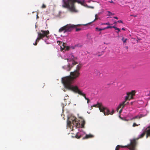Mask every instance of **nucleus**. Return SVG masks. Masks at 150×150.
Listing matches in <instances>:
<instances>
[{
	"mask_svg": "<svg viewBox=\"0 0 150 150\" xmlns=\"http://www.w3.org/2000/svg\"><path fill=\"white\" fill-rule=\"evenodd\" d=\"M146 133V138L149 136L150 137V127H148L137 138H134L130 140V143L129 144L125 146H121L122 148H127L129 150H136V146L137 144V140L140 138H142Z\"/></svg>",
	"mask_w": 150,
	"mask_h": 150,
	"instance_id": "nucleus-1",
	"label": "nucleus"
},
{
	"mask_svg": "<svg viewBox=\"0 0 150 150\" xmlns=\"http://www.w3.org/2000/svg\"><path fill=\"white\" fill-rule=\"evenodd\" d=\"M77 2L79 4L83 5V3L79 0H62V7L68 8L72 12L76 13L78 11L75 7L74 3Z\"/></svg>",
	"mask_w": 150,
	"mask_h": 150,
	"instance_id": "nucleus-2",
	"label": "nucleus"
},
{
	"mask_svg": "<svg viewBox=\"0 0 150 150\" xmlns=\"http://www.w3.org/2000/svg\"><path fill=\"white\" fill-rule=\"evenodd\" d=\"M85 122L84 120L82 119V120L80 122V121L75 117H71L68 120L67 124L68 126L71 127L72 124L76 128H84Z\"/></svg>",
	"mask_w": 150,
	"mask_h": 150,
	"instance_id": "nucleus-3",
	"label": "nucleus"
},
{
	"mask_svg": "<svg viewBox=\"0 0 150 150\" xmlns=\"http://www.w3.org/2000/svg\"><path fill=\"white\" fill-rule=\"evenodd\" d=\"M80 73L79 71L74 70L70 73V75L62 78V82H71L74 83L75 79L79 77Z\"/></svg>",
	"mask_w": 150,
	"mask_h": 150,
	"instance_id": "nucleus-4",
	"label": "nucleus"
},
{
	"mask_svg": "<svg viewBox=\"0 0 150 150\" xmlns=\"http://www.w3.org/2000/svg\"><path fill=\"white\" fill-rule=\"evenodd\" d=\"M62 83L66 88L71 90L76 93H78L80 95H83V93H82L77 86H74L72 85V84L74 83L71 82H62Z\"/></svg>",
	"mask_w": 150,
	"mask_h": 150,
	"instance_id": "nucleus-5",
	"label": "nucleus"
},
{
	"mask_svg": "<svg viewBox=\"0 0 150 150\" xmlns=\"http://www.w3.org/2000/svg\"><path fill=\"white\" fill-rule=\"evenodd\" d=\"M77 26V25L71 24H67L61 28L59 30L60 33L63 32L64 33L71 31L73 30Z\"/></svg>",
	"mask_w": 150,
	"mask_h": 150,
	"instance_id": "nucleus-6",
	"label": "nucleus"
},
{
	"mask_svg": "<svg viewBox=\"0 0 150 150\" xmlns=\"http://www.w3.org/2000/svg\"><path fill=\"white\" fill-rule=\"evenodd\" d=\"M135 92L134 91H132L131 92H127V96L125 97V100L119 104L118 108H119L121 107H122V108L124 107L125 105L128 103V102H127V100L132 99L133 96L135 95Z\"/></svg>",
	"mask_w": 150,
	"mask_h": 150,
	"instance_id": "nucleus-7",
	"label": "nucleus"
},
{
	"mask_svg": "<svg viewBox=\"0 0 150 150\" xmlns=\"http://www.w3.org/2000/svg\"><path fill=\"white\" fill-rule=\"evenodd\" d=\"M41 32L42 33H38V37L36 39V41H39L41 39H42L43 38L45 37H46L47 38H49V36L48 35L50 33L49 30H41Z\"/></svg>",
	"mask_w": 150,
	"mask_h": 150,
	"instance_id": "nucleus-8",
	"label": "nucleus"
},
{
	"mask_svg": "<svg viewBox=\"0 0 150 150\" xmlns=\"http://www.w3.org/2000/svg\"><path fill=\"white\" fill-rule=\"evenodd\" d=\"M77 59V57H75L73 55H72L71 57V60L72 61V64L73 65V66H71V67L70 64H69L67 66H63L62 67L64 69H66L67 71H70L71 69L73 67V66L78 64V63L76 61Z\"/></svg>",
	"mask_w": 150,
	"mask_h": 150,
	"instance_id": "nucleus-9",
	"label": "nucleus"
},
{
	"mask_svg": "<svg viewBox=\"0 0 150 150\" xmlns=\"http://www.w3.org/2000/svg\"><path fill=\"white\" fill-rule=\"evenodd\" d=\"M98 104L100 105H99V109L100 112H103L105 115H108L110 114V111L108 109L104 107L103 105L102 106H101L100 104Z\"/></svg>",
	"mask_w": 150,
	"mask_h": 150,
	"instance_id": "nucleus-10",
	"label": "nucleus"
},
{
	"mask_svg": "<svg viewBox=\"0 0 150 150\" xmlns=\"http://www.w3.org/2000/svg\"><path fill=\"white\" fill-rule=\"evenodd\" d=\"M67 44L66 43H63L62 47L61 46L62 49H65L66 50H68L69 49V47L66 46Z\"/></svg>",
	"mask_w": 150,
	"mask_h": 150,
	"instance_id": "nucleus-11",
	"label": "nucleus"
},
{
	"mask_svg": "<svg viewBox=\"0 0 150 150\" xmlns=\"http://www.w3.org/2000/svg\"><path fill=\"white\" fill-rule=\"evenodd\" d=\"M94 137V136L91 134H86L85 137H83L82 138L83 139H88L89 138H92Z\"/></svg>",
	"mask_w": 150,
	"mask_h": 150,
	"instance_id": "nucleus-12",
	"label": "nucleus"
},
{
	"mask_svg": "<svg viewBox=\"0 0 150 150\" xmlns=\"http://www.w3.org/2000/svg\"><path fill=\"white\" fill-rule=\"evenodd\" d=\"M145 115H143V114H141L140 115H137L134 117H133L132 118V120L134 119H140L142 117L145 116Z\"/></svg>",
	"mask_w": 150,
	"mask_h": 150,
	"instance_id": "nucleus-13",
	"label": "nucleus"
},
{
	"mask_svg": "<svg viewBox=\"0 0 150 150\" xmlns=\"http://www.w3.org/2000/svg\"><path fill=\"white\" fill-rule=\"evenodd\" d=\"M82 67V65L81 64H79L76 66V69L75 70L79 72L81 68Z\"/></svg>",
	"mask_w": 150,
	"mask_h": 150,
	"instance_id": "nucleus-14",
	"label": "nucleus"
},
{
	"mask_svg": "<svg viewBox=\"0 0 150 150\" xmlns=\"http://www.w3.org/2000/svg\"><path fill=\"white\" fill-rule=\"evenodd\" d=\"M100 73L99 71L97 70H94V72L93 73L94 75L97 76Z\"/></svg>",
	"mask_w": 150,
	"mask_h": 150,
	"instance_id": "nucleus-15",
	"label": "nucleus"
},
{
	"mask_svg": "<svg viewBox=\"0 0 150 150\" xmlns=\"http://www.w3.org/2000/svg\"><path fill=\"white\" fill-rule=\"evenodd\" d=\"M83 95H82V96H83L84 97V98H85V99L86 100H87V102L88 103L89 102V101H90L89 100V99H88V98H87L86 97V94H85L83 93Z\"/></svg>",
	"mask_w": 150,
	"mask_h": 150,
	"instance_id": "nucleus-16",
	"label": "nucleus"
},
{
	"mask_svg": "<svg viewBox=\"0 0 150 150\" xmlns=\"http://www.w3.org/2000/svg\"><path fill=\"white\" fill-rule=\"evenodd\" d=\"M98 104H100L101 106H102V105L101 103H98L97 104L94 105L93 106L96 107H98L99 108V105H100Z\"/></svg>",
	"mask_w": 150,
	"mask_h": 150,
	"instance_id": "nucleus-17",
	"label": "nucleus"
},
{
	"mask_svg": "<svg viewBox=\"0 0 150 150\" xmlns=\"http://www.w3.org/2000/svg\"><path fill=\"white\" fill-rule=\"evenodd\" d=\"M107 12L108 13V14L107 15L108 16H110L111 15H115V14L113 13H112L110 11H108Z\"/></svg>",
	"mask_w": 150,
	"mask_h": 150,
	"instance_id": "nucleus-18",
	"label": "nucleus"
},
{
	"mask_svg": "<svg viewBox=\"0 0 150 150\" xmlns=\"http://www.w3.org/2000/svg\"><path fill=\"white\" fill-rule=\"evenodd\" d=\"M115 28V26H108L106 28H104V30L105 29H108V28Z\"/></svg>",
	"mask_w": 150,
	"mask_h": 150,
	"instance_id": "nucleus-19",
	"label": "nucleus"
},
{
	"mask_svg": "<svg viewBox=\"0 0 150 150\" xmlns=\"http://www.w3.org/2000/svg\"><path fill=\"white\" fill-rule=\"evenodd\" d=\"M96 29L97 31H100L104 30V28L102 29V28H96Z\"/></svg>",
	"mask_w": 150,
	"mask_h": 150,
	"instance_id": "nucleus-20",
	"label": "nucleus"
},
{
	"mask_svg": "<svg viewBox=\"0 0 150 150\" xmlns=\"http://www.w3.org/2000/svg\"><path fill=\"white\" fill-rule=\"evenodd\" d=\"M119 106H118V107H117V111H118V110H119L120 108H121V109L119 111V113H121V112H122V109L123 108H124V107H123V108H122V107H121V108H118V107H119Z\"/></svg>",
	"mask_w": 150,
	"mask_h": 150,
	"instance_id": "nucleus-21",
	"label": "nucleus"
},
{
	"mask_svg": "<svg viewBox=\"0 0 150 150\" xmlns=\"http://www.w3.org/2000/svg\"><path fill=\"white\" fill-rule=\"evenodd\" d=\"M122 41L124 43H125L126 42V41L127 40V38H125V39H124V37H123L122 39Z\"/></svg>",
	"mask_w": 150,
	"mask_h": 150,
	"instance_id": "nucleus-22",
	"label": "nucleus"
},
{
	"mask_svg": "<svg viewBox=\"0 0 150 150\" xmlns=\"http://www.w3.org/2000/svg\"><path fill=\"white\" fill-rule=\"evenodd\" d=\"M115 30H117L118 31L117 32V33H118L120 31V29L118 28H117L115 26V28H114Z\"/></svg>",
	"mask_w": 150,
	"mask_h": 150,
	"instance_id": "nucleus-23",
	"label": "nucleus"
},
{
	"mask_svg": "<svg viewBox=\"0 0 150 150\" xmlns=\"http://www.w3.org/2000/svg\"><path fill=\"white\" fill-rule=\"evenodd\" d=\"M120 146L119 145H118L115 148V150H119V149L120 148Z\"/></svg>",
	"mask_w": 150,
	"mask_h": 150,
	"instance_id": "nucleus-24",
	"label": "nucleus"
},
{
	"mask_svg": "<svg viewBox=\"0 0 150 150\" xmlns=\"http://www.w3.org/2000/svg\"><path fill=\"white\" fill-rule=\"evenodd\" d=\"M138 126V125H137L136 123H134L133 124V127H135V126Z\"/></svg>",
	"mask_w": 150,
	"mask_h": 150,
	"instance_id": "nucleus-25",
	"label": "nucleus"
},
{
	"mask_svg": "<svg viewBox=\"0 0 150 150\" xmlns=\"http://www.w3.org/2000/svg\"><path fill=\"white\" fill-rule=\"evenodd\" d=\"M46 7V6L44 4H43L42 6V8H45Z\"/></svg>",
	"mask_w": 150,
	"mask_h": 150,
	"instance_id": "nucleus-26",
	"label": "nucleus"
},
{
	"mask_svg": "<svg viewBox=\"0 0 150 150\" xmlns=\"http://www.w3.org/2000/svg\"><path fill=\"white\" fill-rule=\"evenodd\" d=\"M81 28H76V31H79L81 30Z\"/></svg>",
	"mask_w": 150,
	"mask_h": 150,
	"instance_id": "nucleus-27",
	"label": "nucleus"
},
{
	"mask_svg": "<svg viewBox=\"0 0 150 150\" xmlns=\"http://www.w3.org/2000/svg\"><path fill=\"white\" fill-rule=\"evenodd\" d=\"M75 137L76 138L79 139L81 137V136H78L77 134H76V135Z\"/></svg>",
	"mask_w": 150,
	"mask_h": 150,
	"instance_id": "nucleus-28",
	"label": "nucleus"
},
{
	"mask_svg": "<svg viewBox=\"0 0 150 150\" xmlns=\"http://www.w3.org/2000/svg\"><path fill=\"white\" fill-rule=\"evenodd\" d=\"M114 110H112L111 112V113L110 112V114L111 115H112L114 113Z\"/></svg>",
	"mask_w": 150,
	"mask_h": 150,
	"instance_id": "nucleus-29",
	"label": "nucleus"
},
{
	"mask_svg": "<svg viewBox=\"0 0 150 150\" xmlns=\"http://www.w3.org/2000/svg\"><path fill=\"white\" fill-rule=\"evenodd\" d=\"M103 24H104V25H110V23L109 22H108L107 23H104Z\"/></svg>",
	"mask_w": 150,
	"mask_h": 150,
	"instance_id": "nucleus-30",
	"label": "nucleus"
},
{
	"mask_svg": "<svg viewBox=\"0 0 150 150\" xmlns=\"http://www.w3.org/2000/svg\"><path fill=\"white\" fill-rule=\"evenodd\" d=\"M39 41H36V42L35 43L33 44V45H36L37 44V42H38Z\"/></svg>",
	"mask_w": 150,
	"mask_h": 150,
	"instance_id": "nucleus-31",
	"label": "nucleus"
},
{
	"mask_svg": "<svg viewBox=\"0 0 150 150\" xmlns=\"http://www.w3.org/2000/svg\"><path fill=\"white\" fill-rule=\"evenodd\" d=\"M98 17H95V19L92 21V22H94L95 21L98 19Z\"/></svg>",
	"mask_w": 150,
	"mask_h": 150,
	"instance_id": "nucleus-32",
	"label": "nucleus"
},
{
	"mask_svg": "<svg viewBox=\"0 0 150 150\" xmlns=\"http://www.w3.org/2000/svg\"><path fill=\"white\" fill-rule=\"evenodd\" d=\"M117 22L118 23H123V22L121 20H119L117 21Z\"/></svg>",
	"mask_w": 150,
	"mask_h": 150,
	"instance_id": "nucleus-33",
	"label": "nucleus"
},
{
	"mask_svg": "<svg viewBox=\"0 0 150 150\" xmlns=\"http://www.w3.org/2000/svg\"><path fill=\"white\" fill-rule=\"evenodd\" d=\"M113 18H115V19H118V18L117 17H116V16H114L113 17Z\"/></svg>",
	"mask_w": 150,
	"mask_h": 150,
	"instance_id": "nucleus-34",
	"label": "nucleus"
},
{
	"mask_svg": "<svg viewBox=\"0 0 150 150\" xmlns=\"http://www.w3.org/2000/svg\"><path fill=\"white\" fill-rule=\"evenodd\" d=\"M130 16H134V17H137V16L136 15H130Z\"/></svg>",
	"mask_w": 150,
	"mask_h": 150,
	"instance_id": "nucleus-35",
	"label": "nucleus"
},
{
	"mask_svg": "<svg viewBox=\"0 0 150 150\" xmlns=\"http://www.w3.org/2000/svg\"><path fill=\"white\" fill-rule=\"evenodd\" d=\"M98 14H96L95 15V17H98Z\"/></svg>",
	"mask_w": 150,
	"mask_h": 150,
	"instance_id": "nucleus-36",
	"label": "nucleus"
},
{
	"mask_svg": "<svg viewBox=\"0 0 150 150\" xmlns=\"http://www.w3.org/2000/svg\"><path fill=\"white\" fill-rule=\"evenodd\" d=\"M89 8L93 9L94 8V7L93 6H89Z\"/></svg>",
	"mask_w": 150,
	"mask_h": 150,
	"instance_id": "nucleus-37",
	"label": "nucleus"
},
{
	"mask_svg": "<svg viewBox=\"0 0 150 150\" xmlns=\"http://www.w3.org/2000/svg\"><path fill=\"white\" fill-rule=\"evenodd\" d=\"M122 30H125V29L124 28H122Z\"/></svg>",
	"mask_w": 150,
	"mask_h": 150,
	"instance_id": "nucleus-38",
	"label": "nucleus"
},
{
	"mask_svg": "<svg viewBox=\"0 0 150 150\" xmlns=\"http://www.w3.org/2000/svg\"><path fill=\"white\" fill-rule=\"evenodd\" d=\"M110 3H113V1H110Z\"/></svg>",
	"mask_w": 150,
	"mask_h": 150,
	"instance_id": "nucleus-39",
	"label": "nucleus"
},
{
	"mask_svg": "<svg viewBox=\"0 0 150 150\" xmlns=\"http://www.w3.org/2000/svg\"><path fill=\"white\" fill-rule=\"evenodd\" d=\"M116 23H117V22H115L114 23V24H116Z\"/></svg>",
	"mask_w": 150,
	"mask_h": 150,
	"instance_id": "nucleus-40",
	"label": "nucleus"
},
{
	"mask_svg": "<svg viewBox=\"0 0 150 150\" xmlns=\"http://www.w3.org/2000/svg\"><path fill=\"white\" fill-rule=\"evenodd\" d=\"M69 61V59H67V61Z\"/></svg>",
	"mask_w": 150,
	"mask_h": 150,
	"instance_id": "nucleus-41",
	"label": "nucleus"
}]
</instances>
